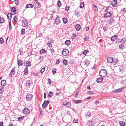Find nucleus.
<instances>
[{
	"label": "nucleus",
	"mask_w": 126,
	"mask_h": 126,
	"mask_svg": "<svg viewBox=\"0 0 126 126\" xmlns=\"http://www.w3.org/2000/svg\"><path fill=\"white\" fill-rule=\"evenodd\" d=\"M120 125L122 126H123L125 125V123L123 121H120L119 122Z\"/></svg>",
	"instance_id": "obj_25"
},
{
	"label": "nucleus",
	"mask_w": 126,
	"mask_h": 126,
	"mask_svg": "<svg viewBox=\"0 0 126 126\" xmlns=\"http://www.w3.org/2000/svg\"><path fill=\"white\" fill-rule=\"evenodd\" d=\"M25 30L24 29H22L21 30V34L22 35L24 34L25 33Z\"/></svg>",
	"instance_id": "obj_38"
},
{
	"label": "nucleus",
	"mask_w": 126,
	"mask_h": 126,
	"mask_svg": "<svg viewBox=\"0 0 126 126\" xmlns=\"http://www.w3.org/2000/svg\"><path fill=\"white\" fill-rule=\"evenodd\" d=\"M111 15V14L110 12H107L104 15L105 17H110Z\"/></svg>",
	"instance_id": "obj_16"
},
{
	"label": "nucleus",
	"mask_w": 126,
	"mask_h": 126,
	"mask_svg": "<svg viewBox=\"0 0 126 126\" xmlns=\"http://www.w3.org/2000/svg\"><path fill=\"white\" fill-rule=\"evenodd\" d=\"M15 67H14L13 68L12 70H11V72L10 73L9 76L11 77H12L14 76V75L15 73V71L14 70Z\"/></svg>",
	"instance_id": "obj_8"
},
{
	"label": "nucleus",
	"mask_w": 126,
	"mask_h": 126,
	"mask_svg": "<svg viewBox=\"0 0 126 126\" xmlns=\"http://www.w3.org/2000/svg\"><path fill=\"white\" fill-rule=\"evenodd\" d=\"M5 20L4 18H0V23H3Z\"/></svg>",
	"instance_id": "obj_35"
},
{
	"label": "nucleus",
	"mask_w": 126,
	"mask_h": 126,
	"mask_svg": "<svg viewBox=\"0 0 126 126\" xmlns=\"http://www.w3.org/2000/svg\"><path fill=\"white\" fill-rule=\"evenodd\" d=\"M16 16H15L13 18V19L16 22Z\"/></svg>",
	"instance_id": "obj_60"
},
{
	"label": "nucleus",
	"mask_w": 126,
	"mask_h": 126,
	"mask_svg": "<svg viewBox=\"0 0 126 126\" xmlns=\"http://www.w3.org/2000/svg\"><path fill=\"white\" fill-rule=\"evenodd\" d=\"M32 95L30 94H27L26 96V99L28 101H30L32 99Z\"/></svg>",
	"instance_id": "obj_5"
},
{
	"label": "nucleus",
	"mask_w": 126,
	"mask_h": 126,
	"mask_svg": "<svg viewBox=\"0 0 126 126\" xmlns=\"http://www.w3.org/2000/svg\"><path fill=\"white\" fill-rule=\"evenodd\" d=\"M60 20L58 18H56L55 20V23L56 24H58L60 23Z\"/></svg>",
	"instance_id": "obj_21"
},
{
	"label": "nucleus",
	"mask_w": 126,
	"mask_h": 126,
	"mask_svg": "<svg viewBox=\"0 0 126 126\" xmlns=\"http://www.w3.org/2000/svg\"><path fill=\"white\" fill-rule=\"evenodd\" d=\"M15 4L16 5H18L19 4V2L18 1V0H15Z\"/></svg>",
	"instance_id": "obj_50"
},
{
	"label": "nucleus",
	"mask_w": 126,
	"mask_h": 126,
	"mask_svg": "<svg viewBox=\"0 0 126 126\" xmlns=\"http://www.w3.org/2000/svg\"><path fill=\"white\" fill-rule=\"evenodd\" d=\"M69 52L68 50L67 49H64L62 52L63 55L65 56L67 55L68 54Z\"/></svg>",
	"instance_id": "obj_3"
},
{
	"label": "nucleus",
	"mask_w": 126,
	"mask_h": 126,
	"mask_svg": "<svg viewBox=\"0 0 126 126\" xmlns=\"http://www.w3.org/2000/svg\"><path fill=\"white\" fill-rule=\"evenodd\" d=\"M75 14L77 16H80V14L78 11L76 12L75 13Z\"/></svg>",
	"instance_id": "obj_46"
},
{
	"label": "nucleus",
	"mask_w": 126,
	"mask_h": 126,
	"mask_svg": "<svg viewBox=\"0 0 126 126\" xmlns=\"http://www.w3.org/2000/svg\"><path fill=\"white\" fill-rule=\"evenodd\" d=\"M58 6V7H60L61 5V4L60 1L59 0L57 3Z\"/></svg>",
	"instance_id": "obj_36"
},
{
	"label": "nucleus",
	"mask_w": 126,
	"mask_h": 126,
	"mask_svg": "<svg viewBox=\"0 0 126 126\" xmlns=\"http://www.w3.org/2000/svg\"><path fill=\"white\" fill-rule=\"evenodd\" d=\"M24 116H22V117H19L18 118V120L19 121H20L21 120H22L23 119H24Z\"/></svg>",
	"instance_id": "obj_43"
},
{
	"label": "nucleus",
	"mask_w": 126,
	"mask_h": 126,
	"mask_svg": "<svg viewBox=\"0 0 126 126\" xmlns=\"http://www.w3.org/2000/svg\"><path fill=\"white\" fill-rule=\"evenodd\" d=\"M56 68L53 69L52 72L53 75H54L56 73Z\"/></svg>",
	"instance_id": "obj_47"
},
{
	"label": "nucleus",
	"mask_w": 126,
	"mask_h": 126,
	"mask_svg": "<svg viewBox=\"0 0 126 126\" xmlns=\"http://www.w3.org/2000/svg\"><path fill=\"white\" fill-rule=\"evenodd\" d=\"M32 84L31 82L29 80H27L26 81V86L29 87Z\"/></svg>",
	"instance_id": "obj_11"
},
{
	"label": "nucleus",
	"mask_w": 126,
	"mask_h": 126,
	"mask_svg": "<svg viewBox=\"0 0 126 126\" xmlns=\"http://www.w3.org/2000/svg\"><path fill=\"white\" fill-rule=\"evenodd\" d=\"M9 29H11L12 28V27L11 25V20H10L9 21Z\"/></svg>",
	"instance_id": "obj_42"
},
{
	"label": "nucleus",
	"mask_w": 126,
	"mask_h": 126,
	"mask_svg": "<svg viewBox=\"0 0 126 126\" xmlns=\"http://www.w3.org/2000/svg\"><path fill=\"white\" fill-rule=\"evenodd\" d=\"M121 10L122 11L124 12H126V10H125V8H123V9H122Z\"/></svg>",
	"instance_id": "obj_61"
},
{
	"label": "nucleus",
	"mask_w": 126,
	"mask_h": 126,
	"mask_svg": "<svg viewBox=\"0 0 126 126\" xmlns=\"http://www.w3.org/2000/svg\"><path fill=\"white\" fill-rule=\"evenodd\" d=\"M78 120H75L74 119V120L73 121V122L74 123H78Z\"/></svg>",
	"instance_id": "obj_59"
},
{
	"label": "nucleus",
	"mask_w": 126,
	"mask_h": 126,
	"mask_svg": "<svg viewBox=\"0 0 126 126\" xmlns=\"http://www.w3.org/2000/svg\"><path fill=\"white\" fill-rule=\"evenodd\" d=\"M78 92L75 94V97H77L78 96Z\"/></svg>",
	"instance_id": "obj_58"
},
{
	"label": "nucleus",
	"mask_w": 126,
	"mask_h": 126,
	"mask_svg": "<svg viewBox=\"0 0 126 126\" xmlns=\"http://www.w3.org/2000/svg\"><path fill=\"white\" fill-rule=\"evenodd\" d=\"M88 93H89L90 94H94V92L93 91H88Z\"/></svg>",
	"instance_id": "obj_52"
},
{
	"label": "nucleus",
	"mask_w": 126,
	"mask_h": 126,
	"mask_svg": "<svg viewBox=\"0 0 126 126\" xmlns=\"http://www.w3.org/2000/svg\"><path fill=\"white\" fill-rule=\"evenodd\" d=\"M109 7H107V8L105 10V12H107L108 11V8H109Z\"/></svg>",
	"instance_id": "obj_62"
},
{
	"label": "nucleus",
	"mask_w": 126,
	"mask_h": 126,
	"mask_svg": "<svg viewBox=\"0 0 126 126\" xmlns=\"http://www.w3.org/2000/svg\"><path fill=\"white\" fill-rule=\"evenodd\" d=\"M40 53L41 54H42L43 53H46V51L44 49H42L40 51Z\"/></svg>",
	"instance_id": "obj_18"
},
{
	"label": "nucleus",
	"mask_w": 126,
	"mask_h": 126,
	"mask_svg": "<svg viewBox=\"0 0 126 126\" xmlns=\"http://www.w3.org/2000/svg\"><path fill=\"white\" fill-rule=\"evenodd\" d=\"M107 74V72L105 69H102L99 72L100 75L101 77H104Z\"/></svg>",
	"instance_id": "obj_1"
},
{
	"label": "nucleus",
	"mask_w": 126,
	"mask_h": 126,
	"mask_svg": "<svg viewBox=\"0 0 126 126\" xmlns=\"http://www.w3.org/2000/svg\"><path fill=\"white\" fill-rule=\"evenodd\" d=\"M89 52L87 50H85L83 52V53L84 55H85L86 54Z\"/></svg>",
	"instance_id": "obj_45"
},
{
	"label": "nucleus",
	"mask_w": 126,
	"mask_h": 126,
	"mask_svg": "<svg viewBox=\"0 0 126 126\" xmlns=\"http://www.w3.org/2000/svg\"><path fill=\"white\" fill-rule=\"evenodd\" d=\"M47 79H48V83L49 84H50L51 83V81L50 79L49 78H48Z\"/></svg>",
	"instance_id": "obj_51"
},
{
	"label": "nucleus",
	"mask_w": 126,
	"mask_h": 126,
	"mask_svg": "<svg viewBox=\"0 0 126 126\" xmlns=\"http://www.w3.org/2000/svg\"><path fill=\"white\" fill-rule=\"evenodd\" d=\"M84 63L86 65H87L88 64V63H87L86 61H85V62H84Z\"/></svg>",
	"instance_id": "obj_64"
},
{
	"label": "nucleus",
	"mask_w": 126,
	"mask_h": 126,
	"mask_svg": "<svg viewBox=\"0 0 126 126\" xmlns=\"http://www.w3.org/2000/svg\"><path fill=\"white\" fill-rule=\"evenodd\" d=\"M80 25L78 24L76 25L75 26L76 29L77 31H79L80 30Z\"/></svg>",
	"instance_id": "obj_17"
},
{
	"label": "nucleus",
	"mask_w": 126,
	"mask_h": 126,
	"mask_svg": "<svg viewBox=\"0 0 126 126\" xmlns=\"http://www.w3.org/2000/svg\"><path fill=\"white\" fill-rule=\"evenodd\" d=\"M2 90L0 89V96L2 95Z\"/></svg>",
	"instance_id": "obj_57"
},
{
	"label": "nucleus",
	"mask_w": 126,
	"mask_h": 126,
	"mask_svg": "<svg viewBox=\"0 0 126 126\" xmlns=\"http://www.w3.org/2000/svg\"><path fill=\"white\" fill-rule=\"evenodd\" d=\"M50 50L51 51V52L52 53H54V49H50Z\"/></svg>",
	"instance_id": "obj_56"
},
{
	"label": "nucleus",
	"mask_w": 126,
	"mask_h": 126,
	"mask_svg": "<svg viewBox=\"0 0 126 126\" xmlns=\"http://www.w3.org/2000/svg\"><path fill=\"white\" fill-rule=\"evenodd\" d=\"M107 62L108 63H111L113 62V58L111 57H108L107 60Z\"/></svg>",
	"instance_id": "obj_7"
},
{
	"label": "nucleus",
	"mask_w": 126,
	"mask_h": 126,
	"mask_svg": "<svg viewBox=\"0 0 126 126\" xmlns=\"http://www.w3.org/2000/svg\"><path fill=\"white\" fill-rule=\"evenodd\" d=\"M103 79L102 78H99L97 79L96 81L97 83H101L102 82Z\"/></svg>",
	"instance_id": "obj_20"
},
{
	"label": "nucleus",
	"mask_w": 126,
	"mask_h": 126,
	"mask_svg": "<svg viewBox=\"0 0 126 126\" xmlns=\"http://www.w3.org/2000/svg\"><path fill=\"white\" fill-rule=\"evenodd\" d=\"M4 42V41L3 39L1 37L0 38V44H2Z\"/></svg>",
	"instance_id": "obj_39"
},
{
	"label": "nucleus",
	"mask_w": 126,
	"mask_h": 126,
	"mask_svg": "<svg viewBox=\"0 0 126 126\" xmlns=\"http://www.w3.org/2000/svg\"><path fill=\"white\" fill-rule=\"evenodd\" d=\"M119 47L120 49H122L124 47V46L123 45H119Z\"/></svg>",
	"instance_id": "obj_41"
},
{
	"label": "nucleus",
	"mask_w": 126,
	"mask_h": 126,
	"mask_svg": "<svg viewBox=\"0 0 126 126\" xmlns=\"http://www.w3.org/2000/svg\"><path fill=\"white\" fill-rule=\"evenodd\" d=\"M33 5L31 4H27L26 5V8H32Z\"/></svg>",
	"instance_id": "obj_23"
},
{
	"label": "nucleus",
	"mask_w": 126,
	"mask_h": 126,
	"mask_svg": "<svg viewBox=\"0 0 126 126\" xmlns=\"http://www.w3.org/2000/svg\"><path fill=\"white\" fill-rule=\"evenodd\" d=\"M73 102H75V103H79L81 102V101L80 100H73Z\"/></svg>",
	"instance_id": "obj_28"
},
{
	"label": "nucleus",
	"mask_w": 126,
	"mask_h": 126,
	"mask_svg": "<svg viewBox=\"0 0 126 126\" xmlns=\"http://www.w3.org/2000/svg\"><path fill=\"white\" fill-rule=\"evenodd\" d=\"M53 93L51 92H50L48 94V96L50 98H51L52 96Z\"/></svg>",
	"instance_id": "obj_32"
},
{
	"label": "nucleus",
	"mask_w": 126,
	"mask_h": 126,
	"mask_svg": "<svg viewBox=\"0 0 126 126\" xmlns=\"http://www.w3.org/2000/svg\"><path fill=\"white\" fill-rule=\"evenodd\" d=\"M22 26L24 27H26L28 25L27 21L26 19H24L22 21Z\"/></svg>",
	"instance_id": "obj_10"
},
{
	"label": "nucleus",
	"mask_w": 126,
	"mask_h": 126,
	"mask_svg": "<svg viewBox=\"0 0 126 126\" xmlns=\"http://www.w3.org/2000/svg\"><path fill=\"white\" fill-rule=\"evenodd\" d=\"M119 71L121 73L123 74H125V68L123 66H119L118 67Z\"/></svg>",
	"instance_id": "obj_2"
},
{
	"label": "nucleus",
	"mask_w": 126,
	"mask_h": 126,
	"mask_svg": "<svg viewBox=\"0 0 126 126\" xmlns=\"http://www.w3.org/2000/svg\"><path fill=\"white\" fill-rule=\"evenodd\" d=\"M22 62L21 60H18V65L19 66L22 65Z\"/></svg>",
	"instance_id": "obj_30"
},
{
	"label": "nucleus",
	"mask_w": 126,
	"mask_h": 126,
	"mask_svg": "<svg viewBox=\"0 0 126 126\" xmlns=\"http://www.w3.org/2000/svg\"><path fill=\"white\" fill-rule=\"evenodd\" d=\"M47 45L49 47H52V45H51V43H50V42H49L47 44Z\"/></svg>",
	"instance_id": "obj_54"
},
{
	"label": "nucleus",
	"mask_w": 126,
	"mask_h": 126,
	"mask_svg": "<svg viewBox=\"0 0 126 126\" xmlns=\"http://www.w3.org/2000/svg\"><path fill=\"white\" fill-rule=\"evenodd\" d=\"M65 45H68L70 44V40H68L66 41L65 42Z\"/></svg>",
	"instance_id": "obj_24"
},
{
	"label": "nucleus",
	"mask_w": 126,
	"mask_h": 126,
	"mask_svg": "<svg viewBox=\"0 0 126 126\" xmlns=\"http://www.w3.org/2000/svg\"><path fill=\"white\" fill-rule=\"evenodd\" d=\"M29 112L30 111L29 109L27 108H24L23 111V113L26 114H28Z\"/></svg>",
	"instance_id": "obj_6"
},
{
	"label": "nucleus",
	"mask_w": 126,
	"mask_h": 126,
	"mask_svg": "<svg viewBox=\"0 0 126 126\" xmlns=\"http://www.w3.org/2000/svg\"><path fill=\"white\" fill-rule=\"evenodd\" d=\"M122 88H119L118 89L115 90L113 91V92L114 93H120L121 92L122 90Z\"/></svg>",
	"instance_id": "obj_13"
},
{
	"label": "nucleus",
	"mask_w": 126,
	"mask_h": 126,
	"mask_svg": "<svg viewBox=\"0 0 126 126\" xmlns=\"http://www.w3.org/2000/svg\"><path fill=\"white\" fill-rule=\"evenodd\" d=\"M49 101V100H47L46 102V100H45L43 103L42 105V106L43 107L45 108V107H46L48 104Z\"/></svg>",
	"instance_id": "obj_9"
},
{
	"label": "nucleus",
	"mask_w": 126,
	"mask_h": 126,
	"mask_svg": "<svg viewBox=\"0 0 126 126\" xmlns=\"http://www.w3.org/2000/svg\"><path fill=\"white\" fill-rule=\"evenodd\" d=\"M6 80H2L1 82V85L3 86H5L6 84Z\"/></svg>",
	"instance_id": "obj_14"
},
{
	"label": "nucleus",
	"mask_w": 126,
	"mask_h": 126,
	"mask_svg": "<svg viewBox=\"0 0 126 126\" xmlns=\"http://www.w3.org/2000/svg\"><path fill=\"white\" fill-rule=\"evenodd\" d=\"M86 115L87 117H88L91 116V114L90 112H88Z\"/></svg>",
	"instance_id": "obj_37"
},
{
	"label": "nucleus",
	"mask_w": 126,
	"mask_h": 126,
	"mask_svg": "<svg viewBox=\"0 0 126 126\" xmlns=\"http://www.w3.org/2000/svg\"><path fill=\"white\" fill-rule=\"evenodd\" d=\"M45 70V68H42L41 70V71H40L42 73H43L44 72V71Z\"/></svg>",
	"instance_id": "obj_48"
},
{
	"label": "nucleus",
	"mask_w": 126,
	"mask_h": 126,
	"mask_svg": "<svg viewBox=\"0 0 126 126\" xmlns=\"http://www.w3.org/2000/svg\"><path fill=\"white\" fill-rule=\"evenodd\" d=\"M33 6L36 8H38L40 7V4L38 1H35L34 3Z\"/></svg>",
	"instance_id": "obj_4"
},
{
	"label": "nucleus",
	"mask_w": 126,
	"mask_h": 126,
	"mask_svg": "<svg viewBox=\"0 0 126 126\" xmlns=\"http://www.w3.org/2000/svg\"><path fill=\"white\" fill-rule=\"evenodd\" d=\"M89 38L88 37H86L84 38V40L85 41H87Z\"/></svg>",
	"instance_id": "obj_53"
},
{
	"label": "nucleus",
	"mask_w": 126,
	"mask_h": 126,
	"mask_svg": "<svg viewBox=\"0 0 126 126\" xmlns=\"http://www.w3.org/2000/svg\"><path fill=\"white\" fill-rule=\"evenodd\" d=\"M84 6V3L83 2H81L80 3V8H82Z\"/></svg>",
	"instance_id": "obj_31"
},
{
	"label": "nucleus",
	"mask_w": 126,
	"mask_h": 126,
	"mask_svg": "<svg viewBox=\"0 0 126 126\" xmlns=\"http://www.w3.org/2000/svg\"><path fill=\"white\" fill-rule=\"evenodd\" d=\"M24 65L26 66H31V62L26 61L24 63Z\"/></svg>",
	"instance_id": "obj_15"
},
{
	"label": "nucleus",
	"mask_w": 126,
	"mask_h": 126,
	"mask_svg": "<svg viewBox=\"0 0 126 126\" xmlns=\"http://www.w3.org/2000/svg\"><path fill=\"white\" fill-rule=\"evenodd\" d=\"M126 42V40L125 38L122 39L121 40V43L122 44Z\"/></svg>",
	"instance_id": "obj_33"
},
{
	"label": "nucleus",
	"mask_w": 126,
	"mask_h": 126,
	"mask_svg": "<svg viewBox=\"0 0 126 126\" xmlns=\"http://www.w3.org/2000/svg\"><path fill=\"white\" fill-rule=\"evenodd\" d=\"M94 10L95 11H96L97 10V8L96 6L94 5Z\"/></svg>",
	"instance_id": "obj_49"
},
{
	"label": "nucleus",
	"mask_w": 126,
	"mask_h": 126,
	"mask_svg": "<svg viewBox=\"0 0 126 126\" xmlns=\"http://www.w3.org/2000/svg\"><path fill=\"white\" fill-rule=\"evenodd\" d=\"M117 36L116 35H114L112 36L111 38V41H113L115 40V39H117Z\"/></svg>",
	"instance_id": "obj_19"
},
{
	"label": "nucleus",
	"mask_w": 126,
	"mask_h": 126,
	"mask_svg": "<svg viewBox=\"0 0 126 126\" xmlns=\"http://www.w3.org/2000/svg\"><path fill=\"white\" fill-rule=\"evenodd\" d=\"M11 11H13V12L14 13V14H16V8L14 7H13L12 8Z\"/></svg>",
	"instance_id": "obj_26"
},
{
	"label": "nucleus",
	"mask_w": 126,
	"mask_h": 126,
	"mask_svg": "<svg viewBox=\"0 0 126 126\" xmlns=\"http://www.w3.org/2000/svg\"><path fill=\"white\" fill-rule=\"evenodd\" d=\"M117 1L116 0H114L111 3V5L113 7H115L117 5Z\"/></svg>",
	"instance_id": "obj_12"
},
{
	"label": "nucleus",
	"mask_w": 126,
	"mask_h": 126,
	"mask_svg": "<svg viewBox=\"0 0 126 126\" xmlns=\"http://www.w3.org/2000/svg\"><path fill=\"white\" fill-rule=\"evenodd\" d=\"M71 105V103L68 102H66V104H65V106H66L67 107H70Z\"/></svg>",
	"instance_id": "obj_27"
},
{
	"label": "nucleus",
	"mask_w": 126,
	"mask_h": 126,
	"mask_svg": "<svg viewBox=\"0 0 126 126\" xmlns=\"http://www.w3.org/2000/svg\"><path fill=\"white\" fill-rule=\"evenodd\" d=\"M95 104H96V105L98 107V106H99V102L98 100L97 101H95Z\"/></svg>",
	"instance_id": "obj_44"
},
{
	"label": "nucleus",
	"mask_w": 126,
	"mask_h": 126,
	"mask_svg": "<svg viewBox=\"0 0 126 126\" xmlns=\"http://www.w3.org/2000/svg\"><path fill=\"white\" fill-rule=\"evenodd\" d=\"M7 17L8 19H10L12 15L10 13H8L7 14Z\"/></svg>",
	"instance_id": "obj_29"
},
{
	"label": "nucleus",
	"mask_w": 126,
	"mask_h": 126,
	"mask_svg": "<svg viewBox=\"0 0 126 126\" xmlns=\"http://www.w3.org/2000/svg\"><path fill=\"white\" fill-rule=\"evenodd\" d=\"M63 23H66L67 22V19L66 18H63Z\"/></svg>",
	"instance_id": "obj_34"
},
{
	"label": "nucleus",
	"mask_w": 126,
	"mask_h": 126,
	"mask_svg": "<svg viewBox=\"0 0 126 126\" xmlns=\"http://www.w3.org/2000/svg\"><path fill=\"white\" fill-rule=\"evenodd\" d=\"M24 74L25 75H27L28 73V67H26L24 70Z\"/></svg>",
	"instance_id": "obj_22"
},
{
	"label": "nucleus",
	"mask_w": 126,
	"mask_h": 126,
	"mask_svg": "<svg viewBox=\"0 0 126 126\" xmlns=\"http://www.w3.org/2000/svg\"><path fill=\"white\" fill-rule=\"evenodd\" d=\"M63 63L65 65H67V61L65 59H64L63 61Z\"/></svg>",
	"instance_id": "obj_40"
},
{
	"label": "nucleus",
	"mask_w": 126,
	"mask_h": 126,
	"mask_svg": "<svg viewBox=\"0 0 126 126\" xmlns=\"http://www.w3.org/2000/svg\"><path fill=\"white\" fill-rule=\"evenodd\" d=\"M60 63L59 60H57L56 61V64H59Z\"/></svg>",
	"instance_id": "obj_55"
},
{
	"label": "nucleus",
	"mask_w": 126,
	"mask_h": 126,
	"mask_svg": "<svg viewBox=\"0 0 126 126\" xmlns=\"http://www.w3.org/2000/svg\"><path fill=\"white\" fill-rule=\"evenodd\" d=\"M69 7H67V6H66L65 8V9L66 11H68L69 9Z\"/></svg>",
	"instance_id": "obj_63"
}]
</instances>
